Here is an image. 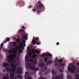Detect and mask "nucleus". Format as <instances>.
<instances>
[{
	"label": "nucleus",
	"mask_w": 79,
	"mask_h": 79,
	"mask_svg": "<svg viewBox=\"0 0 79 79\" xmlns=\"http://www.w3.org/2000/svg\"><path fill=\"white\" fill-rule=\"evenodd\" d=\"M31 51H32L33 52V53H34V54H35V53H36V52H34V51H33V50H31Z\"/></svg>",
	"instance_id": "obj_39"
},
{
	"label": "nucleus",
	"mask_w": 79,
	"mask_h": 79,
	"mask_svg": "<svg viewBox=\"0 0 79 79\" xmlns=\"http://www.w3.org/2000/svg\"><path fill=\"white\" fill-rule=\"evenodd\" d=\"M59 62H60V63H62L63 62V60L62 59H60V61L58 60Z\"/></svg>",
	"instance_id": "obj_32"
},
{
	"label": "nucleus",
	"mask_w": 79,
	"mask_h": 79,
	"mask_svg": "<svg viewBox=\"0 0 79 79\" xmlns=\"http://www.w3.org/2000/svg\"><path fill=\"white\" fill-rule=\"evenodd\" d=\"M14 50H17V49H16V48H13L12 51H13V52L14 51Z\"/></svg>",
	"instance_id": "obj_31"
},
{
	"label": "nucleus",
	"mask_w": 79,
	"mask_h": 79,
	"mask_svg": "<svg viewBox=\"0 0 79 79\" xmlns=\"http://www.w3.org/2000/svg\"><path fill=\"white\" fill-rule=\"evenodd\" d=\"M33 11H34V12L36 11V9H33Z\"/></svg>",
	"instance_id": "obj_42"
},
{
	"label": "nucleus",
	"mask_w": 79,
	"mask_h": 79,
	"mask_svg": "<svg viewBox=\"0 0 79 79\" xmlns=\"http://www.w3.org/2000/svg\"><path fill=\"white\" fill-rule=\"evenodd\" d=\"M31 63H30V64H27V66H30V67H31Z\"/></svg>",
	"instance_id": "obj_38"
},
{
	"label": "nucleus",
	"mask_w": 79,
	"mask_h": 79,
	"mask_svg": "<svg viewBox=\"0 0 79 79\" xmlns=\"http://www.w3.org/2000/svg\"><path fill=\"white\" fill-rule=\"evenodd\" d=\"M42 72H44V71L42 70Z\"/></svg>",
	"instance_id": "obj_61"
},
{
	"label": "nucleus",
	"mask_w": 79,
	"mask_h": 79,
	"mask_svg": "<svg viewBox=\"0 0 79 79\" xmlns=\"http://www.w3.org/2000/svg\"><path fill=\"white\" fill-rule=\"evenodd\" d=\"M25 74L27 76V74H28V72H27L26 73H25Z\"/></svg>",
	"instance_id": "obj_45"
},
{
	"label": "nucleus",
	"mask_w": 79,
	"mask_h": 79,
	"mask_svg": "<svg viewBox=\"0 0 79 79\" xmlns=\"http://www.w3.org/2000/svg\"><path fill=\"white\" fill-rule=\"evenodd\" d=\"M10 40V39L9 38H7L5 40V41H3V42H4L5 44L6 43V42H9Z\"/></svg>",
	"instance_id": "obj_11"
},
{
	"label": "nucleus",
	"mask_w": 79,
	"mask_h": 79,
	"mask_svg": "<svg viewBox=\"0 0 79 79\" xmlns=\"http://www.w3.org/2000/svg\"><path fill=\"white\" fill-rule=\"evenodd\" d=\"M22 52H23V50H20L19 51V53H22Z\"/></svg>",
	"instance_id": "obj_41"
},
{
	"label": "nucleus",
	"mask_w": 79,
	"mask_h": 79,
	"mask_svg": "<svg viewBox=\"0 0 79 79\" xmlns=\"http://www.w3.org/2000/svg\"><path fill=\"white\" fill-rule=\"evenodd\" d=\"M17 43H19L21 42V40L19 38H18L16 40Z\"/></svg>",
	"instance_id": "obj_19"
},
{
	"label": "nucleus",
	"mask_w": 79,
	"mask_h": 79,
	"mask_svg": "<svg viewBox=\"0 0 79 79\" xmlns=\"http://www.w3.org/2000/svg\"><path fill=\"white\" fill-rule=\"evenodd\" d=\"M27 68H31V67H30V66H29V65H27Z\"/></svg>",
	"instance_id": "obj_44"
},
{
	"label": "nucleus",
	"mask_w": 79,
	"mask_h": 79,
	"mask_svg": "<svg viewBox=\"0 0 79 79\" xmlns=\"http://www.w3.org/2000/svg\"><path fill=\"white\" fill-rule=\"evenodd\" d=\"M35 6H36V8L38 9V11H40V9H39L40 8H42L44 7V5H43V4L41 3V2L40 1L38 2V3H36L35 5Z\"/></svg>",
	"instance_id": "obj_3"
},
{
	"label": "nucleus",
	"mask_w": 79,
	"mask_h": 79,
	"mask_svg": "<svg viewBox=\"0 0 79 79\" xmlns=\"http://www.w3.org/2000/svg\"><path fill=\"white\" fill-rule=\"evenodd\" d=\"M16 45H17V44L15 42H14L13 43V47H16Z\"/></svg>",
	"instance_id": "obj_17"
},
{
	"label": "nucleus",
	"mask_w": 79,
	"mask_h": 79,
	"mask_svg": "<svg viewBox=\"0 0 79 79\" xmlns=\"http://www.w3.org/2000/svg\"><path fill=\"white\" fill-rule=\"evenodd\" d=\"M8 53L10 55H11V54H13L14 55H10L9 56H7V58L8 59H6V61L8 63H11L14 62L15 63V60H14V58H16V55L17 54L16 52L14 53L13 51L11 50V49H10L8 51Z\"/></svg>",
	"instance_id": "obj_1"
},
{
	"label": "nucleus",
	"mask_w": 79,
	"mask_h": 79,
	"mask_svg": "<svg viewBox=\"0 0 79 79\" xmlns=\"http://www.w3.org/2000/svg\"><path fill=\"white\" fill-rule=\"evenodd\" d=\"M22 29H24V28H25V27H24V26H23L22 27Z\"/></svg>",
	"instance_id": "obj_48"
},
{
	"label": "nucleus",
	"mask_w": 79,
	"mask_h": 79,
	"mask_svg": "<svg viewBox=\"0 0 79 79\" xmlns=\"http://www.w3.org/2000/svg\"><path fill=\"white\" fill-rule=\"evenodd\" d=\"M44 69L45 70H46V69H47V67H45Z\"/></svg>",
	"instance_id": "obj_47"
},
{
	"label": "nucleus",
	"mask_w": 79,
	"mask_h": 79,
	"mask_svg": "<svg viewBox=\"0 0 79 79\" xmlns=\"http://www.w3.org/2000/svg\"><path fill=\"white\" fill-rule=\"evenodd\" d=\"M20 48H22V49H24V46H20Z\"/></svg>",
	"instance_id": "obj_33"
},
{
	"label": "nucleus",
	"mask_w": 79,
	"mask_h": 79,
	"mask_svg": "<svg viewBox=\"0 0 79 79\" xmlns=\"http://www.w3.org/2000/svg\"><path fill=\"white\" fill-rule=\"evenodd\" d=\"M18 78H20V79H23V77L21 76H19L17 77Z\"/></svg>",
	"instance_id": "obj_26"
},
{
	"label": "nucleus",
	"mask_w": 79,
	"mask_h": 79,
	"mask_svg": "<svg viewBox=\"0 0 79 79\" xmlns=\"http://www.w3.org/2000/svg\"><path fill=\"white\" fill-rule=\"evenodd\" d=\"M39 66H40V67H41V68H44V67L45 66V65L44 64L40 63L39 64Z\"/></svg>",
	"instance_id": "obj_9"
},
{
	"label": "nucleus",
	"mask_w": 79,
	"mask_h": 79,
	"mask_svg": "<svg viewBox=\"0 0 79 79\" xmlns=\"http://www.w3.org/2000/svg\"><path fill=\"white\" fill-rule=\"evenodd\" d=\"M55 72H54V71H53V69H52V75H53L54 74V73H55Z\"/></svg>",
	"instance_id": "obj_30"
},
{
	"label": "nucleus",
	"mask_w": 79,
	"mask_h": 79,
	"mask_svg": "<svg viewBox=\"0 0 79 79\" xmlns=\"http://www.w3.org/2000/svg\"><path fill=\"white\" fill-rule=\"evenodd\" d=\"M10 69L11 70L12 73L13 74H15V70H13L12 69Z\"/></svg>",
	"instance_id": "obj_20"
},
{
	"label": "nucleus",
	"mask_w": 79,
	"mask_h": 79,
	"mask_svg": "<svg viewBox=\"0 0 79 79\" xmlns=\"http://www.w3.org/2000/svg\"><path fill=\"white\" fill-rule=\"evenodd\" d=\"M3 44H5V42H4V43L3 42L2 43V44H1V47H0V50H2V47H3Z\"/></svg>",
	"instance_id": "obj_18"
},
{
	"label": "nucleus",
	"mask_w": 79,
	"mask_h": 79,
	"mask_svg": "<svg viewBox=\"0 0 79 79\" xmlns=\"http://www.w3.org/2000/svg\"><path fill=\"white\" fill-rule=\"evenodd\" d=\"M67 79H70V77L69 76H67Z\"/></svg>",
	"instance_id": "obj_40"
},
{
	"label": "nucleus",
	"mask_w": 79,
	"mask_h": 79,
	"mask_svg": "<svg viewBox=\"0 0 79 79\" xmlns=\"http://www.w3.org/2000/svg\"><path fill=\"white\" fill-rule=\"evenodd\" d=\"M52 79H63V76L62 75L58 76L55 78L54 77H52Z\"/></svg>",
	"instance_id": "obj_5"
},
{
	"label": "nucleus",
	"mask_w": 79,
	"mask_h": 79,
	"mask_svg": "<svg viewBox=\"0 0 79 79\" xmlns=\"http://www.w3.org/2000/svg\"><path fill=\"white\" fill-rule=\"evenodd\" d=\"M19 32H24V30L22 29L21 30H19Z\"/></svg>",
	"instance_id": "obj_27"
},
{
	"label": "nucleus",
	"mask_w": 79,
	"mask_h": 79,
	"mask_svg": "<svg viewBox=\"0 0 79 79\" xmlns=\"http://www.w3.org/2000/svg\"><path fill=\"white\" fill-rule=\"evenodd\" d=\"M34 59L30 60L31 63H34Z\"/></svg>",
	"instance_id": "obj_35"
},
{
	"label": "nucleus",
	"mask_w": 79,
	"mask_h": 79,
	"mask_svg": "<svg viewBox=\"0 0 79 79\" xmlns=\"http://www.w3.org/2000/svg\"><path fill=\"white\" fill-rule=\"evenodd\" d=\"M32 53H28V55L29 56H32Z\"/></svg>",
	"instance_id": "obj_36"
},
{
	"label": "nucleus",
	"mask_w": 79,
	"mask_h": 79,
	"mask_svg": "<svg viewBox=\"0 0 79 79\" xmlns=\"http://www.w3.org/2000/svg\"><path fill=\"white\" fill-rule=\"evenodd\" d=\"M55 66H57V65L56 64H55Z\"/></svg>",
	"instance_id": "obj_55"
},
{
	"label": "nucleus",
	"mask_w": 79,
	"mask_h": 79,
	"mask_svg": "<svg viewBox=\"0 0 79 79\" xmlns=\"http://www.w3.org/2000/svg\"><path fill=\"white\" fill-rule=\"evenodd\" d=\"M10 66V64H4L3 65L4 67H6V66Z\"/></svg>",
	"instance_id": "obj_15"
},
{
	"label": "nucleus",
	"mask_w": 79,
	"mask_h": 79,
	"mask_svg": "<svg viewBox=\"0 0 79 79\" xmlns=\"http://www.w3.org/2000/svg\"><path fill=\"white\" fill-rule=\"evenodd\" d=\"M11 69H10L9 68H6V70L7 72H10V71Z\"/></svg>",
	"instance_id": "obj_24"
},
{
	"label": "nucleus",
	"mask_w": 79,
	"mask_h": 79,
	"mask_svg": "<svg viewBox=\"0 0 79 79\" xmlns=\"http://www.w3.org/2000/svg\"><path fill=\"white\" fill-rule=\"evenodd\" d=\"M38 13H40V12H38Z\"/></svg>",
	"instance_id": "obj_59"
},
{
	"label": "nucleus",
	"mask_w": 79,
	"mask_h": 79,
	"mask_svg": "<svg viewBox=\"0 0 79 79\" xmlns=\"http://www.w3.org/2000/svg\"><path fill=\"white\" fill-rule=\"evenodd\" d=\"M13 73H10V77L11 79H13V77H14V76H13Z\"/></svg>",
	"instance_id": "obj_16"
},
{
	"label": "nucleus",
	"mask_w": 79,
	"mask_h": 79,
	"mask_svg": "<svg viewBox=\"0 0 79 79\" xmlns=\"http://www.w3.org/2000/svg\"><path fill=\"white\" fill-rule=\"evenodd\" d=\"M31 70L33 71H37V69H36L34 67V66H32L31 67V68H30Z\"/></svg>",
	"instance_id": "obj_10"
},
{
	"label": "nucleus",
	"mask_w": 79,
	"mask_h": 79,
	"mask_svg": "<svg viewBox=\"0 0 79 79\" xmlns=\"http://www.w3.org/2000/svg\"><path fill=\"white\" fill-rule=\"evenodd\" d=\"M16 73L19 74H22V69L21 68H18L16 71Z\"/></svg>",
	"instance_id": "obj_4"
},
{
	"label": "nucleus",
	"mask_w": 79,
	"mask_h": 79,
	"mask_svg": "<svg viewBox=\"0 0 79 79\" xmlns=\"http://www.w3.org/2000/svg\"><path fill=\"white\" fill-rule=\"evenodd\" d=\"M48 72H49V70H48Z\"/></svg>",
	"instance_id": "obj_58"
},
{
	"label": "nucleus",
	"mask_w": 79,
	"mask_h": 79,
	"mask_svg": "<svg viewBox=\"0 0 79 79\" xmlns=\"http://www.w3.org/2000/svg\"><path fill=\"white\" fill-rule=\"evenodd\" d=\"M32 6H29V8H32Z\"/></svg>",
	"instance_id": "obj_49"
},
{
	"label": "nucleus",
	"mask_w": 79,
	"mask_h": 79,
	"mask_svg": "<svg viewBox=\"0 0 79 79\" xmlns=\"http://www.w3.org/2000/svg\"><path fill=\"white\" fill-rule=\"evenodd\" d=\"M27 50L28 51H31V48L30 47H28L27 48Z\"/></svg>",
	"instance_id": "obj_34"
},
{
	"label": "nucleus",
	"mask_w": 79,
	"mask_h": 79,
	"mask_svg": "<svg viewBox=\"0 0 79 79\" xmlns=\"http://www.w3.org/2000/svg\"><path fill=\"white\" fill-rule=\"evenodd\" d=\"M11 43H13V42H11Z\"/></svg>",
	"instance_id": "obj_62"
},
{
	"label": "nucleus",
	"mask_w": 79,
	"mask_h": 79,
	"mask_svg": "<svg viewBox=\"0 0 79 79\" xmlns=\"http://www.w3.org/2000/svg\"><path fill=\"white\" fill-rule=\"evenodd\" d=\"M40 56L42 58H44L45 56V54H43L42 55H41Z\"/></svg>",
	"instance_id": "obj_23"
},
{
	"label": "nucleus",
	"mask_w": 79,
	"mask_h": 79,
	"mask_svg": "<svg viewBox=\"0 0 79 79\" xmlns=\"http://www.w3.org/2000/svg\"><path fill=\"white\" fill-rule=\"evenodd\" d=\"M47 74V73H46L44 74V75H46Z\"/></svg>",
	"instance_id": "obj_56"
},
{
	"label": "nucleus",
	"mask_w": 79,
	"mask_h": 79,
	"mask_svg": "<svg viewBox=\"0 0 79 79\" xmlns=\"http://www.w3.org/2000/svg\"><path fill=\"white\" fill-rule=\"evenodd\" d=\"M46 56H51L52 57V54H49L47 55H46Z\"/></svg>",
	"instance_id": "obj_28"
},
{
	"label": "nucleus",
	"mask_w": 79,
	"mask_h": 79,
	"mask_svg": "<svg viewBox=\"0 0 79 79\" xmlns=\"http://www.w3.org/2000/svg\"><path fill=\"white\" fill-rule=\"evenodd\" d=\"M76 79H79V76L78 75H76L75 76Z\"/></svg>",
	"instance_id": "obj_22"
},
{
	"label": "nucleus",
	"mask_w": 79,
	"mask_h": 79,
	"mask_svg": "<svg viewBox=\"0 0 79 79\" xmlns=\"http://www.w3.org/2000/svg\"><path fill=\"white\" fill-rule=\"evenodd\" d=\"M22 38L24 40H27V35H23L22 36Z\"/></svg>",
	"instance_id": "obj_12"
},
{
	"label": "nucleus",
	"mask_w": 79,
	"mask_h": 79,
	"mask_svg": "<svg viewBox=\"0 0 79 79\" xmlns=\"http://www.w3.org/2000/svg\"><path fill=\"white\" fill-rule=\"evenodd\" d=\"M35 52H36L37 54H39V53H40V52L37 51V50H35Z\"/></svg>",
	"instance_id": "obj_29"
},
{
	"label": "nucleus",
	"mask_w": 79,
	"mask_h": 79,
	"mask_svg": "<svg viewBox=\"0 0 79 79\" xmlns=\"http://www.w3.org/2000/svg\"><path fill=\"white\" fill-rule=\"evenodd\" d=\"M77 66H79V63H77Z\"/></svg>",
	"instance_id": "obj_53"
},
{
	"label": "nucleus",
	"mask_w": 79,
	"mask_h": 79,
	"mask_svg": "<svg viewBox=\"0 0 79 79\" xmlns=\"http://www.w3.org/2000/svg\"><path fill=\"white\" fill-rule=\"evenodd\" d=\"M68 71H69L70 73L73 74L75 73V72L77 70V68L76 67L72 66L71 67H68Z\"/></svg>",
	"instance_id": "obj_2"
},
{
	"label": "nucleus",
	"mask_w": 79,
	"mask_h": 79,
	"mask_svg": "<svg viewBox=\"0 0 79 79\" xmlns=\"http://www.w3.org/2000/svg\"><path fill=\"white\" fill-rule=\"evenodd\" d=\"M20 7H21V6H20Z\"/></svg>",
	"instance_id": "obj_63"
},
{
	"label": "nucleus",
	"mask_w": 79,
	"mask_h": 79,
	"mask_svg": "<svg viewBox=\"0 0 79 79\" xmlns=\"http://www.w3.org/2000/svg\"><path fill=\"white\" fill-rule=\"evenodd\" d=\"M71 64H69V66H71Z\"/></svg>",
	"instance_id": "obj_54"
},
{
	"label": "nucleus",
	"mask_w": 79,
	"mask_h": 79,
	"mask_svg": "<svg viewBox=\"0 0 79 79\" xmlns=\"http://www.w3.org/2000/svg\"><path fill=\"white\" fill-rule=\"evenodd\" d=\"M63 66H65V64H62Z\"/></svg>",
	"instance_id": "obj_52"
},
{
	"label": "nucleus",
	"mask_w": 79,
	"mask_h": 79,
	"mask_svg": "<svg viewBox=\"0 0 79 79\" xmlns=\"http://www.w3.org/2000/svg\"><path fill=\"white\" fill-rule=\"evenodd\" d=\"M25 59L26 63H29V61L30 60V59H29V56H26L25 57Z\"/></svg>",
	"instance_id": "obj_8"
},
{
	"label": "nucleus",
	"mask_w": 79,
	"mask_h": 79,
	"mask_svg": "<svg viewBox=\"0 0 79 79\" xmlns=\"http://www.w3.org/2000/svg\"><path fill=\"white\" fill-rule=\"evenodd\" d=\"M48 58L47 57H46L44 58V63H47L48 62Z\"/></svg>",
	"instance_id": "obj_13"
},
{
	"label": "nucleus",
	"mask_w": 79,
	"mask_h": 79,
	"mask_svg": "<svg viewBox=\"0 0 79 79\" xmlns=\"http://www.w3.org/2000/svg\"><path fill=\"white\" fill-rule=\"evenodd\" d=\"M53 61H50L48 63L46 64V65H49L50 64H52V63H53Z\"/></svg>",
	"instance_id": "obj_14"
},
{
	"label": "nucleus",
	"mask_w": 79,
	"mask_h": 79,
	"mask_svg": "<svg viewBox=\"0 0 79 79\" xmlns=\"http://www.w3.org/2000/svg\"><path fill=\"white\" fill-rule=\"evenodd\" d=\"M36 44L37 45H40V42L37 43Z\"/></svg>",
	"instance_id": "obj_37"
},
{
	"label": "nucleus",
	"mask_w": 79,
	"mask_h": 79,
	"mask_svg": "<svg viewBox=\"0 0 79 79\" xmlns=\"http://www.w3.org/2000/svg\"><path fill=\"white\" fill-rule=\"evenodd\" d=\"M22 41L23 42V43H25V42H26V40H22Z\"/></svg>",
	"instance_id": "obj_43"
},
{
	"label": "nucleus",
	"mask_w": 79,
	"mask_h": 79,
	"mask_svg": "<svg viewBox=\"0 0 79 79\" xmlns=\"http://www.w3.org/2000/svg\"><path fill=\"white\" fill-rule=\"evenodd\" d=\"M14 40H16V37H14Z\"/></svg>",
	"instance_id": "obj_50"
},
{
	"label": "nucleus",
	"mask_w": 79,
	"mask_h": 79,
	"mask_svg": "<svg viewBox=\"0 0 79 79\" xmlns=\"http://www.w3.org/2000/svg\"><path fill=\"white\" fill-rule=\"evenodd\" d=\"M37 57V55L36 54H34L32 56V58H36Z\"/></svg>",
	"instance_id": "obj_21"
},
{
	"label": "nucleus",
	"mask_w": 79,
	"mask_h": 79,
	"mask_svg": "<svg viewBox=\"0 0 79 79\" xmlns=\"http://www.w3.org/2000/svg\"><path fill=\"white\" fill-rule=\"evenodd\" d=\"M35 40H36L37 41H38L39 40V38H34L33 39V41H32V44L33 45H35L36 43H37V42Z\"/></svg>",
	"instance_id": "obj_7"
},
{
	"label": "nucleus",
	"mask_w": 79,
	"mask_h": 79,
	"mask_svg": "<svg viewBox=\"0 0 79 79\" xmlns=\"http://www.w3.org/2000/svg\"><path fill=\"white\" fill-rule=\"evenodd\" d=\"M36 62H35V64H36Z\"/></svg>",
	"instance_id": "obj_57"
},
{
	"label": "nucleus",
	"mask_w": 79,
	"mask_h": 79,
	"mask_svg": "<svg viewBox=\"0 0 79 79\" xmlns=\"http://www.w3.org/2000/svg\"><path fill=\"white\" fill-rule=\"evenodd\" d=\"M21 45H22L23 46H26V43H21Z\"/></svg>",
	"instance_id": "obj_25"
},
{
	"label": "nucleus",
	"mask_w": 79,
	"mask_h": 79,
	"mask_svg": "<svg viewBox=\"0 0 79 79\" xmlns=\"http://www.w3.org/2000/svg\"><path fill=\"white\" fill-rule=\"evenodd\" d=\"M24 78H26V76H24Z\"/></svg>",
	"instance_id": "obj_60"
},
{
	"label": "nucleus",
	"mask_w": 79,
	"mask_h": 79,
	"mask_svg": "<svg viewBox=\"0 0 79 79\" xmlns=\"http://www.w3.org/2000/svg\"><path fill=\"white\" fill-rule=\"evenodd\" d=\"M59 44V43H57L56 44V45H58Z\"/></svg>",
	"instance_id": "obj_46"
},
{
	"label": "nucleus",
	"mask_w": 79,
	"mask_h": 79,
	"mask_svg": "<svg viewBox=\"0 0 79 79\" xmlns=\"http://www.w3.org/2000/svg\"><path fill=\"white\" fill-rule=\"evenodd\" d=\"M16 65H17V64H11V66L13 68V69L14 70H15V71H16Z\"/></svg>",
	"instance_id": "obj_6"
},
{
	"label": "nucleus",
	"mask_w": 79,
	"mask_h": 79,
	"mask_svg": "<svg viewBox=\"0 0 79 79\" xmlns=\"http://www.w3.org/2000/svg\"><path fill=\"white\" fill-rule=\"evenodd\" d=\"M60 73H63V71L62 70H60Z\"/></svg>",
	"instance_id": "obj_51"
}]
</instances>
